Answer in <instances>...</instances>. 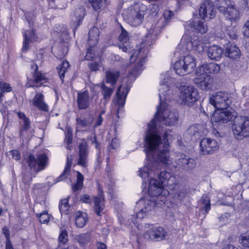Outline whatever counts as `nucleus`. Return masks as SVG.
<instances>
[{
  "label": "nucleus",
  "mask_w": 249,
  "mask_h": 249,
  "mask_svg": "<svg viewBox=\"0 0 249 249\" xmlns=\"http://www.w3.org/2000/svg\"><path fill=\"white\" fill-rule=\"evenodd\" d=\"M175 80L166 74L161 80L159 88V97L160 105L157 107V111L154 119L151 120L148 124V128L146 133L155 134L154 129L156 126L155 121L158 120L163 124L167 126H174L178 121V114L175 109L168 107L162 100H167V91H170L171 86L175 83Z\"/></svg>",
  "instance_id": "obj_1"
},
{
  "label": "nucleus",
  "mask_w": 249,
  "mask_h": 249,
  "mask_svg": "<svg viewBox=\"0 0 249 249\" xmlns=\"http://www.w3.org/2000/svg\"><path fill=\"white\" fill-rule=\"evenodd\" d=\"M144 147L146 150V154L148 158L152 159L155 162L152 161L149 163L157 164L160 163L163 165H169L172 163L169 150V144L163 143L160 137L156 134L146 133L144 138Z\"/></svg>",
  "instance_id": "obj_2"
},
{
  "label": "nucleus",
  "mask_w": 249,
  "mask_h": 249,
  "mask_svg": "<svg viewBox=\"0 0 249 249\" xmlns=\"http://www.w3.org/2000/svg\"><path fill=\"white\" fill-rule=\"evenodd\" d=\"M128 38V32L122 27V32L119 37V40L121 42L119 45L120 49L125 53H132L130 58L131 61H134L136 59H139L137 66L130 71V74L135 77L139 75L142 70L141 67L145 62V59L148 55V50L147 48L144 47V44L142 43L140 46L138 47L137 50H133L132 45L129 42H127Z\"/></svg>",
  "instance_id": "obj_3"
},
{
  "label": "nucleus",
  "mask_w": 249,
  "mask_h": 249,
  "mask_svg": "<svg viewBox=\"0 0 249 249\" xmlns=\"http://www.w3.org/2000/svg\"><path fill=\"white\" fill-rule=\"evenodd\" d=\"M139 176L142 178L146 179L151 176L158 175L160 182L164 185L171 186L175 184V177L172 176L170 172L166 171H160V168L157 164L150 163L148 165L144 166L139 171Z\"/></svg>",
  "instance_id": "obj_4"
},
{
  "label": "nucleus",
  "mask_w": 249,
  "mask_h": 249,
  "mask_svg": "<svg viewBox=\"0 0 249 249\" xmlns=\"http://www.w3.org/2000/svg\"><path fill=\"white\" fill-rule=\"evenodd\" d=\"M216 6L225 18L231 22H236L240 18V13L233 1L230 0H218Z\"/></svg>",
  "instance_id": "obj_5"
},
{
  "label": "nucleus",
  "mask_w": 249,
  "mask_h": 249,
  "mask_svg": "<svg viewBox=\"0 0 249 249\" xmlns=\"http://www.w3.org/2000/svg\"><path fill=\"white\" fill-rule=\"evenodd\" d=\"M197 89L191 86H181L179 88L178 103L182 106L191 107L197 99Z\"/></svg>",
  "instance_id": "obj_6"
},
{
  "label": "nucleus",
  "mask_w": 249,
  "mask_h": 249,
  "mask_svg": "<svg viewBox=\"0 0 249 249\" xmlns=\"http://www.w3.org/2000/svg\"><path fill=\"white\" fill-rule=\"evenodd\" d=\"M233 135L239 140L249 137V117L239 116L236 117L232 125Z\"/></svg>",
  "instance_id": "obj_7"
},
{
  "label": "nucleus",
  "mask_w": 249,
  "mask_h": 249,
  "mask_svg": "<svg viewBox=\"0 0 249 249\" xmlns=\"http://www.w3.org/2000/svg\"><path fill=\"white\" fill-rule=\"evenodd\" d=\"M196 67L194 57L191 55H186L175 63L174 69L177 74L184 76L193 71Z\"/></svg>",
  "instance_id": "obj_8"
},
{
  "label": "nucleus",
  "mask_w": 249,
  "mask_h": 249,
  "mask_svg": "<svg viewBox=\"0 0 249 249\" xmlns=\"http://www.w3.org/2000/svg\"><path fill=\"white\" fill-rule=\"evenodd\" d=\"M180 47L183 50H195L201 53L204 52L205 44L197 36L191 38L187 35H184L179 45V47Z\"/></svg>",
  "instance_id": "obj_9"
},
{
  "label": "nucleus",
  "mask_w": 249,
  "mask_h": 249,
  "mask_svg": "<svg viewBox=\"0 0 249 249\" xmlns=\"http://www.w3.org/2000/svg\"><path fill=\"white\" fill-rule=\"evenodd\" d=\"M153 177L154 176L152 177L150 176L148 178V179L147 178L146 179H142L144 181L149 180L148 190V194L149 196L154 197H158L157 199L154 198L157 201L159 198H162L163 196L164 197L165 196L168 194V192L164 189V185L160 181L153 178ZM149 199H151L150 198ZM152 199H153V198Z\"/></svg>",
  "instance_id": "obj_10"
},
{
  "label": "nucleus",
  "mask_w": 249,
  "mask_h": 249,
  "mask_svg": "<svg viewBox=\"0 0 249 249\" xmlns=\"http://www.w3.org/2000/svg\"><path fill=\"white\" fill-rule=\"evenodd\" d=\"M209 102L217 110H223L230 106L231 100L228 93L217 92L210 96Z\"/></svg>",
  "instance_id": "obj_11"
},
{
  "label": "nucleus",
  "mask_w": 249,
  "mask_h": 249,
  "mask_svg": "<svg viewBox=\"0 0 249 249\" xmlns=\"http://www.w3.org/2000/svg\"><path fill=\"white\" fill-rule=\"evenodd\" d=\"M28 166L38 172L43 170L48 164V159L44 153L38 154L37 159L33 154L29 155L27 160Z\"/></svg>",
  "instance_id": "obj_12"
},
{
  "label": "nucleus",
  "mask_w": 249,
  "mask_h": 249,
  "mask_svg": "<svg viewBox=\"0 0 249 249\" xmlns=\"http://www.w3.org/2000/svg\"><path fill=\"white\" fill-rule=\"evenodd\" d=\"M167 231L161 227H153L147 230L143 235L144 238L152 241H160L165 239Z\"/></svg>",
  "instance_id": "obj_13"
},
{
  "label": "nucleus",
  "mask_w": 249,
  "mask_h": 249,
  "mask_svg": "<svg viewBox=\"0 0 249 249\" xmlns=\"http://www.w3.org/2000/svg\"><path fill=\"white\" fill-rule=\"evenodd\" d=\"M144 14V11L140 10L138 7L131 8L126 11V19L131 26H137L142 22Z\"/></svg>",
  "instance_id": "obj_14"
},
{
  "label": "nucleus",
  "mask_w": 249,
  "mask_h": 249,
  "mask_svg": "<svg viewBox=\"0 0 249 249\" xmlns=\"http://www.w3.org/2000/svg\"><path fill=\"white\" fill-rule=\"evenodd\" d=\"M175 163L174 167L178 170L188 171L193 169L196 166L195 160L184 154L180 155Z\"/></svg>",
  "instance_id": "obj_15"
},
{
  "label": "nucleus",
  "mask_w": 249,
  "mask_h": 249,
  "mask_svg": "<svg viewBox=\"0 0 249 249\" xmlns=\"http://www.w3.org/2000/svg\"><path fill=\"white\" fill-rule=\"evenodd\" d=\"M200 150L202 154H211L218 148L217 142L210 138H204L200 142Z\"/></svg>",
  "instance_id": "obj_16"
},
{
  "label": "nucleus",
  "mask_w": 249,
  "mask_h": 249,
  "mask_svg": "<svg viewBox=\"0 0 249 249\" xmlns=\"http://www.w3.org/2000/svg\"><path fill=\"white\" fill-rule=\"evenodd\" d=\"M215 12L213 3L209 1H205L202 3L199 10V15L204 19L213 18Z\"/></svg>",
  "instance_id": "obj_17"
},
{
  "label": "nucleus",
  "mask_w": 249,
  "mask_h": 249,
  "mask_svg": "<svg viewBox=\"0 0 249 249\" xmlns=\"http://www.w3.org/2000/svg\"><path fill=\"white\" fill-rule=\"evenodd\" d=\"M157 204L156 200L154 199H150L148 198L140 199L137 204L139 205H143L142 208L138 212L137 214V218L142 219L146 215V213L151 211Z\"/></svg>",
  "instance_id": "obj_18"
},
{
  "label": "nucleus",
  "mask_w": 249,
  "mask_h": 249,
  "mask_svg": "<svg viewBox=\"0 0 249 249\" xmlns=\"http://www.w3.org/2000/svg\"><path fill=\"white\" fill-rule=\"evenodd\" d=\"M88 144L85 140H83L79 145L78 164L83 167H86L88 166Z\"/></svg>",
  "instance_id": "obj_19"
},
{
  "label": "nucleus",
  "mask_w": 249,
  "mask_h": 249,
  "mask_svg": "<svg viewBox=\"0 0 249 249\" xmlns=\"http://www.w3.org/2000/svg\"><path fill=\"white\" fill-rule=\"evenodd\" d=\"M197 74V76L194 79V82L200 89L202 90H207L212 88L213 80L209 75Z\"/></svg>",
  "instance_id": "obj_20"
},
{
  "label": "nucleus",
  "mask_w": 249,
  "mask_h": 249,
  "mask_svg": "<svg viewBox=\"0 0 249 249\" xmlns=\"http://www.w3.org/2000/svg\"><path fill=\"white\" fill-rule=\"evenodd\" d=\"M88 91L78 92L77 94V103L79 109H85L89 107L92 102Z\"/></svg>",
  "instance_id": "obj_21"
},
{
  "label": "nucleus",
  "mask_w": 249,
  "mask_h": 249,
  "mask_svg": "<svg viewBox=\"0 0 249 249\" xmlns=\"http://www.w3.org/2000/svg\"><path fill=\"white\" fill-rule=\"evenodd\" d=\"M220 70V66L214 63L204 64L197 68V74L217 73Z\"/></svg>",
  "instance_id": "obj_22"
},
{
  "label": "nucleus",
  "mask_w": 249,
  "mask_h": 249,
  "mask_svg": "<svg viewBox=\"0 0 249 249\" xmlns=\"http://www.w3.org/2000/svg\"><path fill=\"white\" fill-rule=\"evenodd\" d=\"M219 112L214 113L212 120L213 122L218 123H226L230 121L233 117V115L227 110H220Z\"/></svg>",
  "instance_id": "obj_23"
},
{
  "label": "nucleus",
  "mask_w": 249,
  "mask_h": 249,
  "mask_svg": "<svg viewBox=\"0 0 249 249\" xmlns=\"http://www.w3.org/2000/svg\"><path fill=\"white\" fill-rule=\"evenodd\" d=\"M122 86L121 85L118 87V89L116 92L117 99V101H115V110H116L117 111V114H118L119 111L121 110L122 108L123 107L124 105L125 98L128 92V91L126 89H125V92L124 90L122 91Z\"/></svg>",
  "instance_id": "obj_24"
},
{
  "label": "nucleus",
  "mask_w": 249,
  "mask_h": 249,
  "mask_svg": "<svg viewBox=\"0 0 249 249\" xmlns=\"http://www.w3.org/2000/svg\"><path fill=\"white\" fill-rule=\"evenodd\" d=\"M120 75L118 70L109 69L106 71V82L114 87Z\"/></svg>",
  "instance_id": "obj_25"
},
{
  "label": "nucleus",
  "mask_w": 249,
  "mask_h": 249,
  "mask_svg": "<svg viewBox=\"0 0 249 249\" xmlns=\"http://www.w3.org/2000/svg\"><path fill=\"white\" fill-rule=\"evenodd\" d=\"M36 39V34L33 30L25 31L24 33V41L22 51L26 52L29 48V44L35 41Z\"/></svg>",
  "instance_id": "obj_26"
},
{
  "label": "nucleus",
  "mask_w": 249,
  "mask_h": 249,
  "mask_svg": "<svg viewBox=\"0 0 249 249\" xmlns=\"http://www.w3.org/2000/svg\"><path fill=\"white\" fill-rule=\"evenodd\" d=\"M31 69L33 71V82L36 83H39L46 81L47 79L45 74L38 71V67L36 63L31 65ZM31 80H29V82Z\"/></svg>",
  "instance_id": "obj_27"
},
{
  "label": "nucleus",
  "mask_w": 249,
  "mask_h": 249,
  "mask_svg": "<svg viewBox=\"0 0 249 249\" xmlns=\"http://www.w3.org/2000/svg\"><path fill=\"white\" fill-rule=\"evenodd\" d=\"M33 105L40 110L48 111V106L44 101V96L41 93H36L33 100Z\"/></svg>",
  "instance_id": "obj_28"
},
{
  "label": "nucleus",
  "mask_w": 249,
  "mask_h": 249,
  "mask_svg": "<svg viewBox=\"0 0 249 249\" xmlns=\"http://www.w3.org/2000/svg\"><path fill=\"white\" fill-rule=\"evenodd\" d=\"M17 115L18 118L23 121V124H21L19 131L20 137H22L25 135V132L29 130L30 128L31 122L24 113L18 112H17Z\"/></svg>",
  "instance_id": "obj_29"
},
{
  "label": "nucleus",
  "mask_w": 249,
  "mask_h": 249,
  "mask_svg": "<svg viewBox=\"0 0 249 249\" xmlns=\"http://www.w3.org/2000/svg\"><path fill=\"white\" fill-rule=\"evenodd\" d=\"M103 191L99 188V196L94 198L93 203L94 204V210L98 215H100L104 209V198L102 196Z\"/></svg>",
  "instance_id": "obj_30"
},
{
  "label": "nucleus",
  "mask_w": 249,
  "mask_h": 249,
  "mask_svg": "<svg viewBox=\"0 0 249 249\" xmlns=\"http://www.w3.org/2000/svg\"><path fill=\"white\" fill-rule=\"evenodd\" d=\"M207 53L211 59L218 60L222 55L223 50L220 47L213 45L209 48Z\"/></svg>",
  "instance_id": "obj_31"
},
{
  "label": "nucleus",
  "mask_w": 249,
  "mask_h": 249,
  "mask_svg": "<svg viewBox=\"0 0 249 249\" xmlns=\"http://www.w3.org/2000/svg\"><path fill=\"white\" fill-rule=\"evenodd\" d=\"M226 55L231 59H237L240 56L239 48L234 44H230L225 49Z\"/></svg>",
  "instance_id": "obj_32"
},
{
  "label": "nucleus",
  "mask_w": 249,
  "mask_h": 249,
  "mask_svg": "<svg viewBox=\"0 0 249 249\" xmlns=\"http://www.w3.org/2000/svg\"><path fill=\"white\" fill-rule=\"evenodd\" d=\"M174 15L173 12L169 10H165L163 13V18H160L157 24V28L160 29H163L166 26L169 21L170 18Z\"/></svg>",
  "instance_id": "obj_33"
},
{
  "label": "nucleus",
  "mask_w": 249,
  "mask_h": 249,
  "mask_svg": "<svg viewBox=\"0 0 249 249\" xmlns=\"http://www.w3.org/2000/svg\"><path fill=\"white\" fill-rule=\"evenodd\" d=\"M85 15V9L84 7L80 6L76 9L73 13L71 14L72 20L76 23V27L79 26L80 22Z\"/></svg>",
  "instance_id": "obj_34"
},
{
  "label": "nucleus",
  "mask_w": 249,
  "mask_h": 249,
  "mask_svg": "<svg viewBox=\"0 0 249 249\" xmlns=\"http://www.w3.org/2000/svg\"><path fill=\"white\" fill-rule=\"evenodd\" d=\"M99 36V29L97 27H93L91 28L89 33V45L94 46L98 41Z\"/></svg>",
  "instance_id": "obj_35"
},
{
  "label": "nucleus",
  "mask_w": 249,
  "mask_h": 249,
  "mask_svg": "<svg viewBox=\"0 0 249 249\" xmlns=\"http://www.w3.org/2000/svg\"><path fill=\"white\" fill-rule=\"evenodd\" d=\"M190 25L195 31L201 34H205L207 32L208 27L204 22L195 20L191 22Z\"/></svg>",
  "instance_id": "obj_36"
},
{
  "label": "nucleus",
  "mask_w": 249,
  "mask_h": 249,
  "mask_svg": "<svg viewBox=\"0 0 249 249\" xmlns=\"http://www.w3.org/2000/svg\"><path fill=\"white\" fill-rule=\"evenodd\" d=\"M72 161V158L71 156H68L67 159V163L65 168L64 170L63 171L62 174L59 176L58 181H61L64 180L66 178L70 172V168L71 166Z\"/></svg>",
  "instance_id": "obj_37"
},
{
  "label": "nucleus",
  "mask_w": 249,
  "mask_h": 249,
  "mask_svg": "<svg viewBox=\"0 0 249 249\" xmlns=\"http://www.w3.org/2000/svg\"><path fill=\"white\" fill-rule=\"evenodd\" d=\"M101 93L103 95L104 99L107 102L108 101L113 92L114 86L109 88L107 87L105 84L103 83L101 86Z\"/></svg>",
  "instance_id": "obj_38"
},
{
  "label": "nucleus",
  "mask_w": 249,
  "mask_h": 249,
  "mask_svg": "<svg viewBox=\"0 0 249 249\" xmlns=\"http://www.w3.org/2000/svg\"><path fill=\"white\" fill-rule=\"evenodd\" d=\"M55 55L58 59H62L67 54L68 49L66 43H64L56 50L53 48Z\"/></svg>",
  "instance_id": "obj_39"
},
{
  "label": "nucleus",
  "mask_w": 249,
  "mask_h": 249,
  "mask_svg": "<svg viewBox=\"0 0 249 249\" xmlns=\"http://www.w3.org/2000/svg\"><path fill=\"white\" fill-rule=\"evenodd\" d=\"M84 176L79 171L77 172L76 182L72 185L73 191L75 192L82 189L83 186Z\"/></svg>",
  "instance_id": "obj_40"
},
{
  "label": "nucleus",
  "mask_w": 249,
  "mask_h": 249,
  "mask_svg": "<svg viewBox=\"0 0 249 249\" xmlns=\"http://www.w3.org/2000/svg\"><path fill=\"white\" fill-rule=\"evenodd\" d=\"M93 122L92 117H88L86 118H78L76 119L77 124L79 127H89Z\"/></svg>",
  "instance_id": "obj_41"
},
{
  "label": "nucleus",
  "mask_w": 249,
  "mask_h": 249,
  "mask_svg": "<svg viewBox=\"0 0 249 249\" xmlns=\"http://www.w3.org/2000/svg\"><path fill=\"white\" fill-rule=\"evenodd\" d=\"M69 67V62L67 61L64 60L62 62L61 65L57 68L59 77L62 82H63V79L65 77V73Z\"/></svg>",
  "instance_id": "obj_42"
},
{
  "label": "nucleus",
  "mask_w": 249,
  "mask_h": 249,
  "mask_svg": "<svg viewBox=\"0 0 249 249\" xmlns=\"http://www.w3.org/2000/svg\"><path fill=\"white\" fill-rule=\"evenodd\" d=\"M87 222V218L86 216L82 215L80 212L76 213L75 217V225L77 227H83Z\"/></svg>",
  "instance_id": "obj_43"
},
{
  "label": "nucleus",
  "mask_w": 249,
  "mask_h": 249,
  "mask_svg": "<svg viewBox=\"0 0 249 249\" xmlns=\"http://www.w3.org/2000/svg\"><path fill=\"white\" fill-rule=\"evenodd\" d=\"M59 210L60 213L64 214H68L69 209L68 199H64L61 200L59 203Z\"/></svg>",
  "instance_id": "obj_44"
},
{
  "label": "nucleus",
  "mask_w": 249,
  "mask_h": 249,
  "mask_svg": "<svg viewBox=\"0 0 249 249\" xmlns=\"http://www.w3.org/2000/svg\"><path fill=\"white\" fill-rule=\"evenodd\" d=\"M89 1L95 11L102 9L104 6V0H89Z\"/></svg>",
  "instance_id": "obj_45"
},
{
  "label": "nucleus",
  "mask_w": 249,
  "mask_h": 249,
  "mask_svg": "<svg viewBox=\"0 0 249 249\" xmlns=\"http://www.w3.org/2000/svg\"><path fill=\"white\" fill-rule=\"evenodd\" d=\"M36 215L39 218V222L42 224H46L49 221L50 216L45 211L39 214L36 213Z\"/></svg>",
  "instance_id": "obj_46"
},
{
  "label": "nucleus",
  "mask_w": 249,
  "mask_h": 249,
  "mask_svg": "<svg viewBox=\"0 0 249 249\" xmlns=\"http://www.w3.org/2000/svg\"><path fill=\"white\" fill-rule=\"evenodd\" d=\"M240 241L243 246L249 248V231L240 235Z\"/></svg>",
  "instance_id": "obj_47"
},
{
  "label": "nucleus",
  "mask_w": 249,
  "mask_h": 249,
  "mask_svg": "<svg viewBox=\"0 0 249 249\" xmlns=\"http://www.w3.org/2000/svg\"><path fill=\"white\" fill-rule=\"evenodd\" d=\"M58 240L59 245L61 244L64 245L67 242L68 233L66 230H62L61 231L58 237Z\"/></svg>",
  "instance_id": "obj_48"
},
{
  "label": "nucleus",
  "mask_w": 249,
  "mask_h": 249,
  "mask_svg": "<svg viewBox=\"0 0 249 249\" xmlns=\"http://www.w3.org/2000/svg\"><path fill=\"white\" fill-rule=\"evenodd\" d=\"M77 240L80 244H84L89 240V235L88 233L79 235L77 237Z\"/></svg>",
  "instance_id": "obj_49"
},
{
  "label": "nucleus",
  "mask_w": 249,
  "mask_h": 249,
  "mask_svg": "<svg viewBox=\"0 0 249 249\" xmlns=\"http://www.w3.org/2000/svg\"><path fill=\"white\" fill-rule=\"evenodd\" d=\"M202 201L203 204L205 205L204 207H203L202 209H204L206 213H208L211 209L210 200L207 196H203L202 197Z\"/></svg>",
  "instance_id": "obj_50"
},
{
  "label": "nucleus",
  "mask_w": 249,
  "mask_h": 249,
  "mask_svg": "<svg viewBox=\"0 0 249 249\" xmlns=\"http://www.w3.org/2000/svg\"><path fill=\"white\" fill-rule=\"evenodd\" d=\"M0 90L3 93L4 92H9L12 90V88L10 86V85L0 81Z\"/></svg>",
  "instance_id": "obj_51"
},
{
  "label": "nucleus",
  "mask_w": 249,
  "mask_h": 249,
  "mask_svg": "<svg viewBox=\"0 0 249 249\" xmlns=\"http://www.w3.org/2000/svg\"><path fill=\"white\" fill-rule=\"evenodd\" d=\"M89 48L88 49L85 58L87 60H90L93 59L95 56L94 46H89Z\"/></svg>",
  "instance_id": "obj_52"
},
{
  "label": "nucleus",
  "mask_w": 249,
  "mask_h": 249,
  "mask_svg": "<svg viewBox=\"0 0 249 249\" xmlns=\"http://www.w3.org/2000/svg\"><path fill=\"white\" fill-rule=\"evenodd\" d=\"M230 217V214L228 213H226L222 214L219 219V220L222 223V224H225L228 222Z\"/></svg>",
  "instance_id": "obj_53"
},
{
  "label": "nucleus",
  "mask_w": 249,
  "mask_h": 249,
  "mask_svg": "<svg viewBox=\"0 0 249 249\" xmlns=\"http://www.w3.org/2000/svg\"><path fill=\"white\" fill-rule=\"evenodd\" d=\"M119 145L118 141L117 139H113L111 143L108 145V150L110 151L111 149H116Z\"/></svg>",
  "instance_id": "obj_54"
},
{
  "label": "nucleus",
  "mask_w": 249,
  "mask_h": 249,
  "mask_svg": "<svg viewBox=\"0 0 249 249\" xmlns=\"http://www.w3.org/2000/svg\"><path fill=\"white\" fill-rule=\"evenodd\" d=\"M242 30L244 35L247 37H249V20H247L244 23V25L242 28Z\"/></svg>",
  "instance_id": "obj_55"
},
{
  "label": "nucleus",
  "mask_w": 249,
  "mask_h": 249,
  "mask_svg": "<svg viewBox=\"0 0 249 249\" xmlns=\"http://www.w3.org/2000/svg\"><path fill=\"white\" fill-rule=\"evenodd\" d=\"M89 68L91 71H98L100 68V65L97 62H91L89 64Z\"/></svg>",
  "instance_id": "obj_56"
},
{
  "label": "nucleus",
  "mask_w": 249,
  "mask_h": 249,
  "mask_svg": "<svg viewBox=\"0 0 249 249\" xmlns=\"http://www.w3.org/2000/svg\"><path fill=\"white\" fill-rule=\"evenodd\" d=\"M10 154L12 156V158L17 160H18L20 158V155L19 152V151L17 150H11L9 152Z\"/></svg>",
  "instance_id": "obj_57"
},
{
  "label": "nucleus",
  "mask_w": 249,
  "mask_h": 249,
  "mask_svg": "<svg viewBox=\"0 0 249 249\" xmlns=\"http://www.w3.org/2000/svg\"><path fill=\"white\" fill-rule=\"evenodd\" d=\"M103 120V118L101 116V115H98L96 120V122L93 126L94 128L100 126L102 124Z\"/></svg>",
  "instance_id": "obj_58"
},
{
  "label": "nucleus",
  "mask_w": 249,
  "mask_h": 249,
  "mask_svg": "<svg viewBox=\"0 0 249 249\" xmlns=\"http://www.w3.org/2000/svg\"><path fill=\"white\" fill-rule=\"evenodd\" d=\"M80 201L84 203H90V198L89 196L87 194L83 195L82 196H81L80 198Z\"/></svg>",
  "instance_id": "obj_59"
},
{
  "label": "nucleus",
  "mask_w": 249,
  "mask_h": 249,
  "mask_svg": "<svg viewBox=\"0 0 249 249\" xmlns=\"http://www.w3.org/2000/svg\"><path fill=\"white\" fill-rule=\"evenodd\" d=\"M188 131L190 133L196 135V133H198L197 128L195 126H192L189 127Z\"/></svg>",
  "instance_id": "obj_60"
},
{
  "label": "nucleus",
  "mask_w": 249,
  "mask_h": 249,
  "mask_svg": "<svg viewBox=\"0 0 249 249\" xmlns=\"http://www.w3.org/2000/svg\"><path fill=\"white\" fill-rule=\"evenodd\" d=\"M72 134L68 133L65 138V141L68 145H70L72 143Z\"/></svg>",
  "instance_id": "obj_61"
},
{
  "label": "nucleus",
  "mask_w": 249,
  "mask_h": 249,
  "mask_svg": "<svg viewBox=\"0 0 249 249\" xmlns=\"http://www.w3.org/2000/svg\"><path fill=\"white\" fill-rule=\"evenodd\" d=\"M2 232L5 235L6 239H10V233L9 229L6 227H4V228H3Z\"/></svg>",
  "instance_id": "obj_62"
},
{
  "label": "nucleus",
  "mask_w": 249,
  "mask_h": 249,
  "mask_svg": "<svg viewBox=\"0 0 249 249\" xmlns=\"http://www.w3.org/2000/svg\"><path fill=\"white\" fill-rule=\"evenodd\" d=\"M6 249H13V245L10 239H6Z\"/></svg>",
  "instance_id": "obj_63"
},
{
  "label": "nucleus",
  "mask_w": 249,
  "mask_h": 249,
  "mask_svg": "<svg viewBox=\"0 0 249 249\" xmlns=\"http://www.w3.org/2000/svg\"><path fill=\"white\" fill-rule=\"evenodd\" d=\"M235 247L231 244L225 245L222 249H235Z\"/></svg>",
  "instance_id": "obj_64"
}]
</instances>
